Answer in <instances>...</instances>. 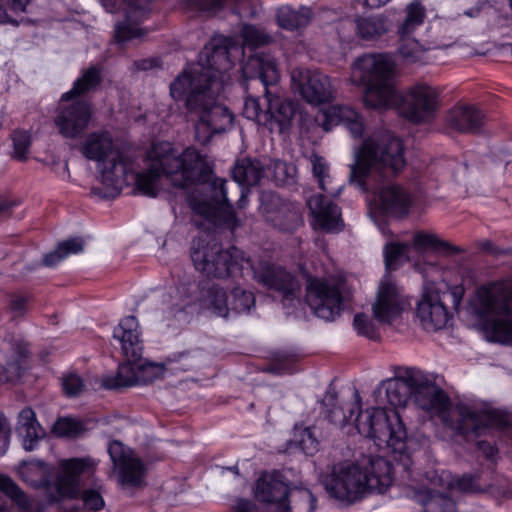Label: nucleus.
Listing matches in <instances>:
<instances>
[{"label":"nucleus","instance_id":"obj_1","mask_svg":"<svg viewBox=\"0 0 512 512\" xmlns=\"http://www.w3.org/2000/svg\"><path fill=\"white\" fill-rule=\"evenodd\" d=\"M148 166L139 172L132 171V162L122 152L99 165L105 196L118 195L124 186L132 185L142 195L155 197L162 188L164 178L176 188L207 180L210 166L206 157L195 147L179 150L167 141L154 143L147 154Z\"/></svg>","mask_w":512,"mask_h":512},{"label":"nucleus","instance_id":"obj_2","mask_svg":"<svg viewBox=\"0 0 512 512\" xmlns=\"http://www.w3.org/2000/svg\"><path fill=\"white\" fill-rule=\"evenodd\" d=\"M230 75L218 73L198 62L185 69L170 85V95L176 101L185 100L194 121L195 139L207 144L216 134L231 130L234 114L225 105L215 101Z\"/></svg>","mask_w":512,"mask_h":512},{"label":"nucleus","instance_id":"obj_3","mask_svg":"<svg viewBox=\"0 0 512 512\" xmlns=\"http://www.w3.org/2000/svg\"><path fill=\"white\" fill-rule=\"evenodd\" d=\"M246 79H259L265 87L264 103L258 97H247L243 114L247 119L265 126L270 132L283 133L291 124L295 114V105L288 99L274 95L269 86L276 85L280 71L275 58L268 53L250 56L241 67Z\"/></svg>","mask_w":512,"mask_h":512},{"label":"nucleus","instance_id":"obj_4","mask_svg":"<svg viewBox=\"0 0 512 512\" xmlns=\"http://www.w3.org/2000/svg\"><path fill=\"white\" fill-rule=\"evenodd\" d=\"M468 314L490 342L512 345V280L489 282L470 298Z\"/></svg>","mask_w":512,"mask_h":512},{"label":"nucleus","instance_id":"obj_5","mask_svg":"<svg viewBox=\"0 0 512 512\" xmlns=\"http://www.w3.org/2000/svg\"><path fill=\"white\" fill-rule=\"evenodd\" d=\"M349 82L364 89L366 107L386 110L399 104L400 94L396 87V63L388 53H364L350 65Z\"/></svg>","mask_w":512,"mask_h":512},{"label":"nucleus","instance_id":"obj_6","mask_svg":"<svg viewBox=\"0 0 512 512\" xmlns=\"http://www.w3.org/2000/svg\"><path fill=\"white\" fill-rule=\"evenodd\" d=\"M406 166L402 141L389 132L375 133L363 141L351 165V182L365 191L371 183L399 174Z\"/></svg>","mask_w":512,"mask_h":512},{"label":"nucleus","instance_id":"obj_7","mask_svg":"<svg viewBox=\"0 0 512 512\" xmlns=\"http://www.w3.org/2000/svg\"><path fill=\"white\" fill-rule=\"evenodd\" d=\"M392 469V464L383 457L370 458L365 468L340 462L332 467L323 483L332 497L351 504L366 491L384 492L392 484Z\"/></svg>","mask_w":512,"mask_h":512},{"label":"nucleus","instance_id":"obj_8","mask_svg":"<svg viewBox=\"0 0 512 512\" xmlns=\"http://www.w3.org/2000/svg\"><path fill=\"white\" fill-rule=\"evenodd\" d=\"M236 226H199L191 243V259L195 268L207 277L225 279L242 269L244 253L235 246L224 250L222 240L234 233Z\"/></svg>","mask_w":512,"mask_h":512},{"label":"nucleus","instance_id":"obj_9","mask_svg":"<svg viewBox=\"0 0 512 512\" xmlns=\"http://www.w3.org/2000/svg\"><path fill=\"white\" fill-rule=\"evenodd\" d=\"M355 426L361 435L370 438L378 447H388L397 454H410L419 448V443L408 436L404 422L395 409L388 412L377 407L360 411Z\"/></svg>","mask_w":512,"mask_h":512},{"label":"nucleus","instance_id":"obj_10","mask_svg":"<svg viewBox=\"0 0 512 512\" xmlns=\"http://www.w3.org/2000/svg\"><path fill=\"white\" fill-rule=\"evenodd\" d=\"M96 465L95 460L89 456L61 460L59 462V471L54 481L58 496L57 500L80 498L86 511H101L105 507L103 497L104 485L100 481L94 480L91 487L81 489L79 481L80 475L92 477L95 473Z\"/></svg>","mask_w":512,"mask_h":512},{"label":"nucleus","instance_id":"obj_11","mask_svg":"<svg viewBox=\"0 0 512 512\" xmlns=\"http://www.w3.org/2000/svg\"><path fill=\"white\" fill-rule=\"evenodd\" d=\"M242 44L235 36H219L212 39L200 54L199 62L217 70L218 73L229 75L235 60L244 55V47L258 48L273 42V37L262 27L243 24L240 29Z\"/></svg>","mask_w":512,"mask_h":512},{"label":"nucleus","instance_id":"obj_12","mask_svg":"<svg viewBox=\"0 0 512 512\" xmlns=\"http://www.w3.org/2000/svg\"><path fill=\"white\" fill-rule=\"evenodd\" d=\"M199 152L203 155L201 151ZM204 156L206 157L208 164H210L208 156L206 154H204ZM209 181H211L210 185L215 192V198L218 201L221 200V202L216 205L209 201L200 200L191 196L189 198V207L192 212L202 217L204 220L209 221L210 224H239L244 221L245 218L243 211L249 204V189L241 188L240 197L237 202V207L235 208L227 199V181L223 178L212 179V167H210V173L207 180L196 182V184L206 183ZM193 185H195V183H193ZM190 186H192V184Z\"/></svg>","mask_w":512,"mask_h":512},{"label":"nucleus","instance_id":"obj_13","mask_svg":"<svg viewBox=\"0 0 512 512\" xmlns=\"http://www.w3.org/2000/svg\"><path fill=\"white\" fill-rule=\"evenodd\" d=\"M345 289L346 282L341 278L308 276L304 301L316 317L334 321L343 310Z\"/></svg>","mask_w":512,"mask_h":512},{"label":"nucleus","instance_id":"obj_14","mask_svg":"<svg viewBox=\"0 0 512 512\" xmlns=\"http://www.w3.org/2000/svg\"><path fill=\"white\" fill-rule=\"evenodd\" d=\"M408 381L413 385L412 400L415 405L439 417L443 426L453 432L458 417L452 415L456 405H452L447 393L416 368L411 372Z\"/></svg>","mask_w":512,"mask_h":512},{"label":"nucleus","instance_id":"obj_15","mask_svg":"<svg viewBox=\"0 0 512 512\" xmlns=\"http://www.w3.org/2000/svg\"><path fill=\"white\" fill-rule=\"evenodd\" d=\"M452 415L458 417L453 433L462 437H478L487 428L505 430L511 426L510 414L500 409L476 410L465 404H457Z\"/></svg>","mask_w":512,"mask_h":512},{"label":"nucleus","instance_id":"obj_16","mask_svg":"<svg viewBox=\"0 0 512 512\" xmlns=\"http://www.w3.org/2000/svg\"><path fill=\"white\" fill-rule=\"evenodd\" d=\"M253 279L267 290L277 293L284 308H296L300 304V283L285 268L269 262H261L253 268Z\"/></svg>","mask_w":512,"mask_h":512},{"label":"nucleus","instance_id":"obj_17","mask_svg":"<svg viewBox=\"0 0 512 512\" xmlns=\"http://www.w3.org/2000/svg\"><path fill=\"white\" fill-rule=\"evenodd\" d=\"M369 213L373 221L378 216H391L401 219L410 213L415 198L404 187L395 184L384 185L367 199Z\"/></svg>","mask_w":512,"mask_h":512},{"label":"nucleus","instance_id":"obj_18","mask_svg":"<svg viewBox=\"0 0 512 512\" xmlns=\"http://www.w3.org/2000/svg\"><path fill=\"white\" fill-rule=\"evenodd\" d=\"M291 82L295 92L311 105L331 102L336 97L331 78L318 70L295 68L291 71Z\"/></svg>","mask_w":512,"mask_h":512},{"label":"nucleus","instance_id":"obj_19","mask_svg":"<svg viewBox=\"0 0 512 512\" xmlns=\"http://www.w3.org/2000/svg\"><path fill=\"white\" fill-rule=\"evenodd\" d=\"M407 16L399 27L400 43L398 53L406 63L423 62L430 47H425L412 37L415 30L421 26L425 18V9L419 2L407 6Z\"/></svg>","mask_w":512,"mask_h":512},{"label":"nucleus","instance_id":"obj_20","mask_svg":"<svg viewBox=\"0 0 512 512\" xmlns=\"http://www.w3.org/2000/svg\"><path fill=\"white\" fill-rule=\"evenodd\" d=\"M400 113L409 121L421 123L430 119L438 108L439 92L435 87L418 84L400 95Z\"/></svg>","mask_w":512,"mask_h":512},{"label":"nucleus","instance_id":"obj_21","mask_svg":"<svg viewBox=\"0 0 512 512\" xmlns=\"http://www.w3.org/2000/svg\"><path fill=\"white\" fill-rule=\"evenodd\" d=\"M91 116L92 108L88 102L74 98L64 101L62 96L55 125L63 137L74 139L87 129Z\"/></svg>","mask_w":512,"mask_h":512},{"label":"nucleus","instance_id":"obj_22","mask_svg":"<svg viewBox=\"0 0 512 512\" xmlns=\"http://www.w3.org/2000/svg\"><path fill=\"white\" fill-rule=\"evenodd\" d=\"M289 481L280 471L263 472L256 481L254 494L256 500L266 505L279 506L286 500L289 490Z\"/></svg>","mask_w":512,"mask_h":512},{"label":"nucleus","instance_id":"obj_23","mask_svg":"<svg viewBox=\"0 0 512 512\" xmlns=\"http://www.w3.org/2000/svg\"><path fill=\"white\" fill-rule=\"evenodd\" d=\"M125 21L117 22L115 25V41L123 45L126 42L140 38L144 35L137 22L142 20L149 10L150 0H122Z\"/></svg>","mask_w":512,"mask_h":512},{"label":"nucleus","instance_id":"obj_24","mask_svg":"<svg viewBox=\"0 0 512 512\" xmlns=\"http://www.w3.org/2000/svg\"><path fill=\"white\" fill-rule=\"evenodd\" d=\"M316 121L325 131L343 124L355 138L361 137L364 124L360 115L351 107L341 104L331 105L318 113Z\"/></svg>","mask_w":512,"mask_h":512},{"label":"nucleus","instance_id":"obj_25","mask_svg":"<svg viewBox=\"0 0 512 512\" xmlns=\"http://www.w3.org/2000/svg\"><path fill=\"white\" fill-rule=\"evenodd\" d=\"M113 338L119 341L123 355L128 361H140L144 351L139 324L135 316L123 318L114 328Z\"/></svg>","mask_w":512,"mask_h":512},{"label":"nucleus","instance_id":"obj_26","mask_svg":"<svg viewBox=\"0 0 512 512\" xmlns=\"http://www.w3.org/2000/svg\"><path fill=\"white\" fill-rule=\"evenodd\" d=\"M374 318L382 324H392L402 312L398 289L392 282H381L372 306Z\"/></svg>","mask_w":512,"mask_h":512},{"label":"nucleus","instance_id":"obj_27","mask_svg":"<svg viewBox=\"0 0 512 512\" xmlns=\"http://www.w3.org/2000/svg\"><path fill=\"white\" fill-rule=\"evenodd\" d=\"M417 317L422 322L424 329L437 331L446 326L450 314L444 305V300L438 293H427L423 295L416 309Z\"/></svg>","mask_w":512,"mask_h":512},{"label":"nucleus","instance_id":"obj_28","mask_svg":"<svg viewBox=\"0 0 512 512\" xmlns=\"http://www.w3.org/2000/svg\"><path fill=\"white\" fill-rule=\"evenodd\" d=\"M412 371L414 368H406L402 374L383 380L374 391V395L378 397L384 392L387 402L393 408H405L412 399L413 385L408 381Z\"/></svg>","mask_w":512,"mask_h":512},{"label":"nucleus","instance_id":"obj_29","mask_svg":"<svg viewBox=\"0 0 512 512\" xmlns=\"http://www.w3.org/2000/svg\"><path fill=\"white\" fill-rule=\"evenodd\" d=\"M82 154L89 160L102 163L121 152L107 131L93 132L81 145Z\"/></svg>","mask_w":512,"mask_h":512},{"label":"nucleus","instance_id":"obj_30","mask_svg":"<svg viewBox=\"0 0 512 512\" xmlns=\"http://www.w3.org/2000/svg\"><path fill=\"white\" fill-rule=\"evenodd\" d=\"M196 299L201 308L211 310L218 316L227 317L229 314L225 290L208 280L199 283Z\"/></svg>","mask_w":512,"mask_h":512},{"label":"nucleus","instance_id":"obj_31","mask_svg":"<svg viewBox=\"0 0 512 512\" xmlns=\"http://www.w3.org/2000/svg\"><path fill=\"white\" fill-rule=\"evenodd\" d=\"M484 115L475 106L462 104L452 108L447 114V124L460 132H475L483 124Z\"/></svg>","mask_w":512,"mask_h":512},{"label":"nucleus","instance_id":"obj_32","mask_svg":"<svg viewBox=\"0 0 512 512\" xmlns=\"http://www.w3.org/2000/svg\"><path fill=\"white\" fill-rule=\"evenodd\" d=\"M337 392L331 385L329 386L325 397L322 399L321 404L325 407V414L327 419L334 425L344 427L352 418L354 414V407H360V395L355 391L357 403H349L345 406L337 405Z\"/></svg>","mask_w":512,"mask_h":512},{"label":"nucleus","instance_id":"obj_33","mask_svg":"<svg viewBox=\"0 0 512 512\" xmlns=\"http://www.w3.org/2000/svg\"><path fill=\"white\" fill-rule=\"evenodd\" d=\"M16 431L23 438V448L26 451L34 450L44 436V431L36 419L35 412L30 407H25L19 413Z\"/></svg>","mask_w":512,"mask_h":512},{"label":"nucleus","instance_id":"obj_34","mask_svg":"<svg viewBox=\"0 0 512 512\" xmlns=\"http://www.w3.org/2000/svg\"><path fill=\"white\" fill-rule=\"evenodd\" d=\"M412 245L418 252L433 251L445 257L466 252V249L460 246H456L446 240H443L435 234L425 232L416 233L413 237Z\"/></svg>","mask_w":512,"mask_h":512},{"label":"nucleus","instance_id":"obj_35","mask_svg":"<svg viewBox=\"0 0 512 512\" xmlns=\"http://www.w3.org/2000/svg\"><path fill=\"white\" fill-rule=\"evenodd\" d=\"M0 492L10 498L22 512H43L44 505L30 499L9 476L0 475Z\"/></svg>","mask_w":512,"mask_h":512},{"label":"nucleus","instance_id":"obj_36","mask_svg":"<svg viewBox=\"0 0 512 512\" xmlns=\"http://www.w3.org/2000/svg\"><path fill=\"white\" fill-rule=\"evenodd\" d=\"M357 36L363 41H377L390 30L389 20L381 14L355 19Z\"/></svg>","mask_w":512,"mask_h":512},{"label":"nucleus","instance_id":"obj_37","mask_svg":"<svg viewBox=\"0 0 512 512\" xmlns=\"http://www.w3.org/2000/svg\"><path fill=\"white\" fill-rule=\"evenodd\" d=\"M307 206L316 224H342L339 207L326 201L323 195H315L307 200Z\"/></svg>","mask_w":512,"mask_h":512},{"label":"nucleus","instance_id":"obj_38","mask_svg":"<svg viewBox=\"0 0 512 512\" xmlns=\"http://www.w3.org/2000/svg\"><path fill=\"white\" fill-rule=\"evenodd\" d=\"M316 507V497L304 487L289 488L286 500L279 506L278 512H313Z\"/></svg>","mask_w":512,"mask_h":512},{"label":"nucleus","instance_id":"obj_39","mask_svg":"<svg viewBox=\"0 0 512 512\" xmlns=\"http://www.w3.org/2000/svg\"><path fill=\"white\" fill-rule=\"evenodd\" d=\"M232 175L240 186H253L259 183L264 175V165L259 160L244 158L235 164Z\"/></svg>","mask_w":512,"mask_h":512},{"label":"nucleus","instance_id":"obj_40","mask_svg":"<svg viewBox=\"0 0 512 512\" xmlns=\"http://www.w3.org/2000/svg\"><path fill=\"white\" fill-rule=\"evenodd\" d=\"M312 18V11L310 8L301 7L298 10L290 6H282L278 8L276 13L277 24L286 30H297L305 27Z\"/></svg>","mask_w":512,"mask_h":512},{"label":"nucleus","instance_id":"obj_41","mask_svg":"<svg viewBox=\"0 0 512 512\" xmlns=\"http://www.w3.org/2000/svg\"><path fill=\"white\" fill-rule=\"evenodd\" d=\"M101 72L102 69L100 66H90L83 70L81 76L75 80L73 87L63 94V100L76 99L94 90L101 83Z\"/></svg>","mask_w":512,"mask_h":512},{"label":"nucleus","instance_id":"obj_42","mask_svg":"<svg viewBox=\"0 0 512 512\" xmlns=\"http://www.w3.org/2000/svg\"><path fill=\"white\" fill-rule=\"evenodd\" d=\"M417 500L424 512H457L456 503L443 493L422 490L417 493Z\"/></svg>","mask_w":512,"mask_h":512},{"label":"nucleus","instance_id":"obj_43","mask_svg":"<svg viewBox=\"0 0 512 512\" xmlns=\"http://www.w3.org/2000/svg\"><path fill=\"white\" fill-rule=\"evenodd\" d=\"M138 361H128L119 364L114 376L104 377L102 387L109 390H118L137 385L136 363Z\"/></svg>","mask_w":512,"mask_h":512},{"label":"nucleus","instance_id":"obj_44","mask_svg":"<svg viewBox=\"0 0 512 512\" xmlns=\"http://www.w3.org/2000/svg\"><path fill=\"white\" fill-rule=\"evenodd\" d=\"M84 249V239L82 237H72L58 243L55 250L46 254L43 258V264L47 267H54L70 254H77Z\"/></svg>","mask_w":512,"mask_h":512},{"label":"nucleus","instance_id":"obj_45","mask_svg":"<svg viewBox=\"0 0 512 512\" xmlns=\"http://www.w3.org/2000/svg\"><path fill=\"white\" fill-rule=\"evenodd\" d=\"M119 469V481L122 485L140 487L144 483L145 466L140 458L134 456L125 461Z\"/></svg>","mask_w":512,"mask_h":512},{"label":"nucleus","instance_id":"obj_46","mask_svg":"<svg viewBox=\"0 0 512 512\" xmlns=\"http://www.w3.org/2000/svg\"><path fill=\"white\" fill-rule=\"evenodd\" d=\"M291 446L299 448L306 455H314L318 451L319 441L312 427L295 425L293 436L289 440Z\"/></svg>","mask_w":512,"mask_h":512},{"label":"nucleus","instance_id":"obj_47","mask_svg":"<svg viewBox=\"0 0 512 512\" xmlns=\"http://www.w3.org/2000/svg\"><path fill=\"white\" fill-rule=\"evenodd\" d=\"M410 245L400 242H389L384 246V262L388 271L397 270L404 262L409 261Z\"/></svg>","mask_w":512,"mask_h":512},{"label":"nucleus","instance_id":"obj_48","mask_svg":"<svg viewBox=\"0 0 512 512\" xmlns=\"http://www.w3.org/2000/svg\"><path fill=\"white\" fill-rule=\"evenodd\" d=\"M311 164L313 175L317 179L320 189L329 195L338 196L341 193L342 186L336 188L329 186L331 177L329 175V165L326 160L321 156L313 155L311 157Z\"/></svg>","mask_w":512,"mask_h":512},{"label":"nucleus","instance_id":"obj_49","mask_svg":"<svg viewBox=\"0 0 512 512\" xmlns=\"http://www.w3.org/2000/svg\"><path fill=\"white\" fill-rule=\"evenodd\" d=\"M226 0H183V8L199 16L212 17L224 9Z\"/></svg>","mask_w":512,"mask_h":512},{"label":"nucleus","instance_id":"obj_50","mask_svg":"<svg viewBox=\"0 0 512 512\" xmlns=\"http://www.w3.org/2000/svg\"><path fill=\"white\" fill-rule=\"evenodd\" d=\"M229 311L235 313L249 312L255 306V296L252 292L235 287L231 291V298L228 304Z\"/></svg>","mask_w":512,"mask_h":512},{"label":"nucleus","instance_id":"obj_51","mask_svg":"<svg viewBox=\"0 0 512 512\" xmlns=\"http://www.w3.org/2000/svg\"><path fill=\"white\" fill-rule=\"evenodd\" d=\"M84 431V423L71 417L59 418L52 428V432L55 435L68 438H76Z\"/></svg>","mask_w":512,"mask_h":512},{"label":"nucleus","instance_id":"obj_52","mask_svg":"<svg viewBox=\"0 0 512 512\" xmlns=\"http://www.w3.org/2000/svg\"><path fill=\"white\" fill-rule=\"evenodd\" d=\"M164 366L155 363H136L137 385H147L160 378L164 373Z\"/></svg>","mask_w":512,"mask_h":512},{"label":"nucleus","instance_id":"obj_53","mask_svg":"<svg viewBox=\"0 0 512 512\" xmlns=\"http://www.w3.org/2000/svg\"><path fill=\"white\" fill-rule=\"evenodd\" d=\"M13 153L12 157L19 161H24L28 157L29 147L31 145V136L27 131H14L12 136Z\"/></svg>","mask_w":512,"mask_h":512},{"label":"nucleus","instance_id":"obj_54","mask_svg":"<svg viewBox=\"0 0 512 512\" xmlns=\"http://www.w3.org/2000/svg\"><path fill=\"white\" fill-rule=\"evenodd\" d=\"M31 302L32 297L28 294L11 293L8 295V312L14 318L22 317L28 312Z\"/></svg>","mask_w":512,"mask_h":512},{"label":"nucleus","instance_id":"obj_55","mask_svg":"<svg viewBox=\"0 0 512 512\" xmlns=\"http://www.w3.org/2000/svg\"><path fill=\"white\" fill-rule=\"evenodd\" d=\"M273 179L278 185L294 182L296 168L292 164L276 160L272 163Z\"/></svg>","mask_w":512,"mask_h":512},{"label":"nucleus","instance_id":"obj_56","mask_svg":"<svg viewBox=\"0 0 512 512\" xmlns=\"http://www.w3.org/2000/svg\"><path fill=\"white\" fill-rule=\"evenodd\" d=\"M353 325L360 335L371 340H377L379 338V331L377 327L366 314H356L354 316Z\"/></svg>","mask_w":512,"mask_h":512},{"label":"nucleus","instance_id":"obj_57","mask_svg":"<svg viewBox=\"0 0 512 512\" xmlns=\"http://www.w3.org/2000/svg\"><path fill=\"white\" fill-rule=\"evenodd\" d=\"M64 394L68 397L79 396L85 388L83 379L76 373H68L62 377Z\"/></svg>","mask_w":512,"mask_h":512},{"label":"nucleus","instance_id":"obj_58","mask_svg":"<svg viewBox=\"0 0 512 512\" xmlns=\"http://www.w3.org/2000/svg\"><path fill=\"white\" fill-rule=\"evenodd\" d=\"M259 199V209L263 214L278 212L283 204V200L272 191H262Z\"/></svg>","mask_w":512,"mask_h":512},{"label":"nucleus","instance_id":"obj_59","mask_svg":"<svg viewBox=\"0 0 512 512\" xmlns=\"http://www.w3.org/2000/svg\"><path fill=\"white\" fill-rule=\"evenodd\" d=\"M108 453L115 467L120 466L122 463L135 456L132 451L126 450L124 445L117 440H113L109 443Z\"/></svg>","mask_w":512,"mask_h":512},{"label":"nucleus","instance_id":"obj_60","mask_svg":"<svg viewBox=\"0 0 512 512\" xmlns=\"http://www.w3.org/2000/svg\"><path fill=\"white\" fill-rule=\"evenodd\" d=\"M25 357H27V351L26 350L19 351L18 358L7 363L6 366L3 367L4 381L14 382L21 377V370H22L21 358H25Z\"/></svg>","mask_w":512,"mask_h":512},{"label":"nucleus","instance_id":"obj_61","mask_svg":"<svg viewBox=\"0 0 512 512\" xmlns=\"http://www.w3.org/2000/svg\"><path fill=\"white\" fill-rule=\"evenodd\" d=\"M476 446L488 461H496L499 450L495 444L486 440H480L476 443Z\"/></svg>","mask_w":512,"mask_h":512},{"label":"nucleus","instance_id":"obj_62","mask_svg":"<svg viewBox=\"0 0 512 512\" xmlns=\"http://www.w3.org/2000/svg\"><path fill=\"white\" fill-rule=\"evenodd\" d=\"M183 360V363L179 367L182 370H189L192 365L195 363V359L193 356L190 355V352H180V353H174L172 356H169L167 358V362H181Z\"/></svg>","mask_w":512,"mask_h":512},{"label":"nucleus","instance_id":"obj_63","mask_svg":"<svg viewBox=\"0 0 512 512\" xmlns=\"http://www.w3.org/2000/svg\"><path fill=\"white\" fill-rule=\"evenodd\" d=\"M184 312V306L175 304L163 311L162 319L168 326H171L173 320L177 319V317Z\"/></svg>","mask_w":512,"mask_h":512},{"label":"nucleus","instance_id":"obj_64","mask_svg":"<svg viewBox=\"0 0 512 512\" xmlns=\"http://www.w3.org/2000/svg\"><path fill=\"white\" fill-rule=\"evenodd\" d=\"M479 249L492 253L494 255H512V248L499 249L489 240H482L477 242Z\"/></svg>","mask_w":512,"mask_h":512}]
</instances>
